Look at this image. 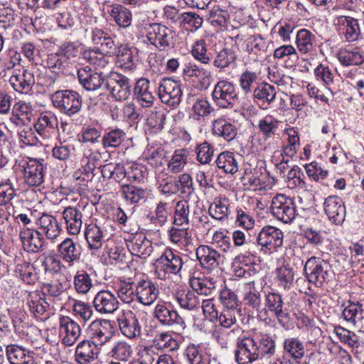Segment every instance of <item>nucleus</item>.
Segmentation results:
<instances>
[{
	"instance_id": "obj_23",
	"label": "nucleus",
	"mask_w": 364,
	"mask_h": 364,
	"mask_svg": "<svg viewBox=\"0 0 364 364\" xmlns=\"http://www.w3.org/2000/svg\"><path fill=\"white\" fill-rule=\"evenodd\" d=\"M136 297L139 302L149 306L158 297L159 289L151 280H140L135 287Z\"/></svg>"
},
{
	"instance_id": "obj_38",
	"label": "nucleus",
	"mask_w": 364,
	"mask_h": 364,
	"mask_svg": "<svg viewBox=\"0 0 364 364\" xmlns=\"http://www.w3.org/2000/svg\"><path fill=\"white\" fill-rule=\"evenodd\" d=\"M190 285L195 293L204 296H211L215 291L216 281L211 277H192Z\"/></svg>"
},
{
	"instance_id": "obj_55",
	"label": "nucleus",
	"mask_w": 364,
	"mask_h": 364,
	"mask_svg": "<svg viewBox=\"0 0 364 364\" xmlns=\"http://www.w3.org/2000/svg\"><path fill=\"white\" fill-rule=\"evenodd\" d=\"M168 236L173 243L181 247H187L191 242V235L187 228H172L168 231Z\"/></svg>"
},
{
	"instance_id": "obj_61",
	"label": "nucleus",
	"mask_w": 364,
	"mask_h": 364,
	"mask_svg": "<svg viewBox=\"0 0 364 364\" xmlns=\"http://www.w3.org/2000/svg\"><path fill=\"white\" fill-rule=\"evenodd\" d=\"M112 357L119 360L126 361L131 356L132 349L126 341H120L117 342L110 352Z\"/></svg>"
},
{
	"instance_id": "obj_8",
	"label": "nucleus",
	"mask_w": 364,
	"mask_h": 364,
	"mask_svg": "<svg viewBox=\"0 0 364 364\" xmlns=\"http://www.w3.org/2000/svg\"><path fill=\"white\" fill-rule=\"evenodd\" d=\"M270 208L272 215L284 223H291L297 215L294 200L282 194L272 198Z\"/></svg>"
},
{
	"instance_id": "obj_48",
	"label": "nucleus",
	"mask_w": 364,
	"mask_h": 364,
	"mask_svg": "<svg viewBox=\"0 0 364 364\" xmlns=\"http://www.w3.org/2000/svg\"><path fill=\"white\" fill-rule=\"evenodd\" d=\"M34 127L39 134L43 135L46 131H55L58 128V119L51 112L41 113Z\"/></svg>"
},
{
	"instance_id": "obj_32",
	"label": "nucleus",
	"mask_w": 364,
	"mask_h": 364,
	"mask_svg": "<svg viewBox=\"0 0 364 364\" xmlns=\"http://www.w3.org/2000/svg\"><path fill=\"white\" fill-rule=\"evenodd\" d=\"M127 247L132 255L140 258L147 257L153 251L151 242L142 235H136L128 241Z\"/></svg>"
},
{
	"instance_id": "obj_30",
	"label": "nucleus",
	"mask_w": 364,
	"mask_h": 364,
	"mask_svg": "<svg viewBox=\"0 0 364 364\" xmlns=\"http://www.w3.org/2000/svg\"><path fill=\"white\" fill-rule=\"evenodd\" d=\"M284 357L299 362L305 355L304 346L298 338H287L283 342Z\"/></svg>"
},
{
	"instance_id": "obj_59",
	"label": "nucleus",
	"mask_w": 364,
	"mask_h": 364,
	"mask_svg": "<svg viewBox=\"0 0 364 364\" xmlns=\"http://www.w3.org/2000/svg\"><path fill=\"white\" fill-rule=\"evenodd\" d=\"M58 252L62 258L66 262H71L77 257L75 245L69 238H67L58 245Z\"/></svg>"
},
{
	"instance_id": "obj_21",
	"label": "nucleus",
	"mask_w": 364,
	"mask_h": 364,
	"mask_svg": "<svg viewBox=\"0 0 364 364\" xmlns=\"http://www.w3.org/2000/svg\"><path fill=\"white\" fill-rule=\"evenodd\" d=\"M212 134L213 136L230 142L237 135L236 125L224 117H219L212 122Z\"/></svg>"
},
{
	"instance_id": "obj_1",
	"label": "nucleus",
	"mask_w": 364,
	"mask_h": 364,
	"mask_svg": "<svg viewBox=\"0 0 364 364\" xmlns=\"http://www.w3.org/2000/svg\"><path fill=\"white\" fill-rule=\"evenodd\" d=\"M276 351V343L272 337L264 333L242 335L237 338L234 352L238 364H251L265 356L272 355Z\"/></svg>"
},
{
	"instance_id": "obj_44",
	"label": "nucleus",
	"mask_w": 364,
	"mask_h": 364,
	"mask_svg": "<svg viewBox=\"0 0 364 364\" xmlns=\"http://www.w3.org/2000/svg\"><path fill=\"white\" fill-rule=\"evenodd\" d=\"M337 58L344 66L360 65L364 62V55L358 49H341L337 53Z\"/></svg>"
},
{
	"instance_id": "obj_16",
	"label": "nucleus",
	"mask_w": 364,
	"mask_h": 364,
	"mask_svg": "<svg viewBox=\"0 0 364 364\" xmlns=\"http://www.w3.org/2000/svg\"><path fill=\"white\" fill-rule=\"evenodd\" d=\"M323 210L328 220L335 225H341L346 218V206L337 196H330L323 202Z\"/></svg>"
},
{
	"instance_id": "obj_25",
	"label": "nucleus",
	"mask_w": 364,
	"mask_h": 364,
	"mask_svg": "<svg viewBox=\"0 0 364 364\" xmlns=\"http://www.w3.org/2000/svg\"><path fill=\"white\" fill-rule=\"evenodd\" d=\"M112 336L111 325L108 320L96 319L92 321V345L96 348L106 343Z\"/></svg>"
},
{
	"instance_id": "obj_56",
	"label": "nucleus",
	"mask_w": 364,
	"mask_h": 364,
	"mask_svg": "<svg viewBox=\"0 0 364 364\" xmlns=\"http://www.w3.org/2000/svg\"><path fill=\"white\" fill-rule=\"evenodd\" d=\"M180 25L188 31H193L202 26L203 18L193 12L181 14Z\"/></svg>"
},
{
	"instance_id": "obj_36",
	"label": "nucleus",
	"mask_w": 364,
	"mask_h": 364,
	"mask_svg": "<svg viewBox=\"0 0 364 364\" xmlns=\"http://www.w3.org/2000/svg\"><path fill=\"white\" fill-rule=\"evenodd\" d=\"M173 331L157 333L153 340L156 348L169 353L177 351L180 345L178 340L173 336Z\"/></svg>"
},
{
	"instance_id": "obj_35",
	"label": "nucleus",
	"mask_w": 364,
	"mask_h": 364,
	"mask_svg": "<svg viewBox=\"0 0 364 364\" xmlns=\"http://www.w3.org/2000/svg\"><path fill=\"white\" fill-rule=\"evenodd\" d=\"M281 122L272 115L267 114L259 119L257 129L265 140L279 135Z\"/></svg>"
},
{
	"instance_id": "obj_24",
	"label": "nucleus",
	"mask_w": 364,
	"mask_h": 364,
	"mask_svg": "<svg viewBox=\"0 0 364 364\" xmlns=\"http://www.w3.org/2000/svg\"><path fill=\"white\" fill-rule=\"evenodd\" d=\"M33 111L30 103L18 101L13 106L9 120L17 127L26 125L32 120L33 116Z\"/></svg>"
},
{
	"instance_id": "obj_15",
	"label": "nucleus",
	"mask_w": 364,
	"mask_h": 364,
	"mask_svg": "<svg viewBox=\"0 0 364 364\" xmlns=\"http://www.w3.org/2000/svg\"><path fill=\"white\" fill-rule=\"evenodd\" d=\"M106 55L98 54L92 56V95L114 73L111 72Z\"/></svg>"
},
{
	"instance_id": "obj_12",
	"label": "nucleus",
	"mask_w": 364,
	"mask_h": 364,
	"mask_svg": "<svg viewBox=\"0 0 364 364\" xmlns=\"http://www.w3.org/2000/svg\"><path fill=\"white\" fill-rule=\"evenodd\" d=\"M117 322L121 333L129 339H134L141 334V326L132 311L123 310L118 313Z\"/></svg>"
},
{
	"instance_id": "obj_50",
	"label": "nucleus",
	"mask_w": 364,
	"mask_h": 364,
	"mask_svg": "<svg viewBox=\"0 0 364 364\" xmlns=\"http://www.w3.org/2000/svg\"><path fill=\"white\" fill-rule=\"evenodd\" d=\"M175 299L180 306L185 309L193 310L200 306V300L193 291L177 293Z\"/></svg>"
},
{
	"instance_id": "obj_64",
	"label": "nucleus",
	"mask_w": 364,
	"mask_h": 364,
	"mask_svg": "<svg viewBox=\"0 0 364 364\" xmlns=\"http://www.w3.org/2000/svg\"><path fill=\"white\" fill-rule=\"evenodd\" d=\"M76 360L80 364H89L91 359V342L83 341L80 342L75 350Z\"/></svg>"
},
{
	"instance_id": "obj_39",
	"label": "nucleus",
	"mask_w": 364,
	"mask_h": 364,
	"mask_svg": "<svg viewBox=\"0 0 364 364\" xmlns=\"http://www.w3.org/2000/svg\"><path fill=\"white\" fill-rule=\"evenodd\" d=\"M237 52L232 48L225 47L216 53L213 65L221 70L235 66L237 60Z\"/></svg>"
},
{
	"instance_id": "obj_20",
	"label": "nucleus",
	"mask_w": 364,
	"mask_h": 364,
	"mask_svg": "<svg viewBox=\"0 0 364 364\" xmlns=\"http://www.w3.org/2000/svg\"><path fill=\"white\" fill-rule=\"evenodd\" d=\"M59 328L62 343L67 346H73L80 334V326L69 316H63L59 318Z\"/></svg>"
},
{
	"instance_id": "obj_7",
	"label": "nucleus",
	"mask_w": 364,
	"mask_h": 364,
	"mask_svg": "<svg viewBox=\"0 0 364 364\" xmlns=\"http://www.w3.org/2000/svg\"><path fill=\"white\" fill-rule=\"evenodd\" d=\"M51 100L55 107L69 116L79 112L82 106L79 94L69 90L55 92L51 96Z\"/></svg>"
},
{
	"instance_id": "obj_19",
	"label": "nucleus",
	"mask_w": 364,
	"mask_h": 364,
	"mask_svg": "<svg viewBox=\"0 0 364 364\" xmlns=\"http://www.w3.org/2000/svg\"><path fill=\"white\" fill-rule=\"evenodd\" d=\"M154 317L163 326H176L181 329L186 328L184 319L178 313L163 304H158L154 309Z\"/></svg>"
},
{
	"instance_id": "obj_63",
	"label": "nucleus",
	"mask_w": 364,
	"mask_h": 364,
	"mask_svg": "<svg viewBox=\"0 0 364 364\" xmlns=\"http://www.w3.org/2000/svg\"><path fill=\"white\" fill-rule=\"evenodd\" d=\"M125 133L120 129H113L106 133L102 139L105 146L117 147L124 140Z\"/></svg>"
},
{
	"instance_id": "obj_58",
	"label": "nucleus",
	"mask_w": 364,
	"mask_h": 364,
	"mask_svg": "<svg viewBox=\"0 0 364 364\" xmlns=\"http://www.w3.org/2000/svg\"><path fill=\"white\" fill-rule=\"evenodd\" d=\"M238 309L224 308L218 314L215 321L219 322L220 325L225 328H230L236 323V317L239 314Z\"/></svg>"
},
{
	"instance_id": "obj_49",
	"label": "nucleus",
	"mask_w": 364,
	"mask_h": 364,
	"mask_svg": "<svg viewBox=\"0 0 364 364\" xmlns=\"http://www.w3.org/2000/svg\"><path fill=\"white\" fill-rule=\"evenodd\" d=\"M122 194L126 201L132 204L137 203L141 200H145L146 192L141 188L135 186H122Z\"/></svg>"
},
{
	"instance_id": "obj_41",
	"label": "nucleus",
	"mask_w": 364,
	"mask_h": 364,
	"mask_svg": "<svg viewBox=\"0 0 364 364\" xmlns=\"http://www.w3.org/2000/svg\"><path fill=\"white\" fill-rule=\"evenodd\" d=\"M6 357L10 364H33L31 353L17 345L6 346Z\"/></svg>"
},
{
	"instance_id": "obj_46",
	"label": "nucleus",
	"mask_w": 364,
	"mask_h": 364,
	"mask_svg": "<svg viewBox=\"0 0 364 364\" xmlns=\"http://www.w3.org/2000/svg\"><path fill=\"white\" fill-rule=\"evenodd\" d=\"M167 112L164 109L154 108L146 119V125L154 134L159 133L164 127Z\"/></svg>"
},
{
	"instance_id": "obj_52",
	"label": "nucleus",
	"mask_w": 364,
	"mask_h": 364,
	"mask_svg": "<svg viewBox=\"0 0 364 364\" xmlns=\"http://www.w3.org/2000/svg\"><path fill=\"white\" fill-rule=\"evenodd\" d=\"M189 205L187 200H179L176 203L174 211V225L181 226L189 223Z\"/></svg>"
},
{
	"instance_id": "obj_31",
	"label": "nucleus",
	"mask_w": 364,
	"mask_h": 364,
	"mask_svg": "<svg viewBox=\"0 0 364 364\" xmlns=\"http://www.w3.org/2000/svg\"><path fill=\"white\" fill-rule=\"evenodd\" d=\"M114 46L112 39L101 29L92 31V53L107 55Z\"/></svg>"
},
{
	"instance_id": "obj_22",
	"label": "nucleus",
	"mask_w": 364,
	"mask_h": 364,
	"mask_svg": "<svg viewBox=\"0 0 364 364\" xmlns=\"http://www.w3.org/2000/svg\"><path fill=\"white\" fill-rule=\"evenodd\" d=\"M196 255L200 265L208 269H214L219 267L222 256L215 249L208 245H200L196 251Z\"/></svg>"
},
{
	"instance_id": "obj_18",
	"label": "nucleus",
	"mask_w": 364,
	"mask_h": 364,
	"mask_svg": "<svg viewBox=\"0 0 364 364\" xmlns=\"http://www.w3.org/2000/svg\"><path fill=\"white\" fill-rule=\"evenodd\" d=\"M12 87L20 93H28L35 84L34 74L23 68L15 69L9 79Z\"/></svg>"
},
{
	"instance_id": "obj_13",
	"label": "nucleus",
	"mask_w": 364,
	"mask_h": 364,
	"mask_svg": "<svg viewBox=\"0 0 364 364\" xmlns=\"http://www.w3.org/2000/svg\"><path fill=\"white\" fill-rule=\"evenodd\" d=\"M336 31L348 42L358 41L361 35L358 19L349 16H338L333 20Z\"/></svg>"
},
{
	"instance_id": "obj_28",
	"label": "nucleus",
	"mask_w": 364,
	"mask_h": 364,
	"mask_svg": "<svg viewBox=\"0 0 364 364\" xmlns=\"http://www.w3.org/2000/svg\"><path fill=\"white\" fill-rule=\"evenodd\" d=\"M117 301L109 291H100L95 296L92 306L101 314L112 313L117 309Z\"/></svg>"
},
{
	"instance_id": "obj_10",
	"label": "nucleus",
	"mask_w": 364,
	"mask_h": 364,
	"mask_svg": "<svg viewBox=\"0 0 364 364\" xmlns=\"http://www.w3.org/2000/svg\"><path fill=\"white\" fill-rule=\"evenodd\" d=\"M24 183L30 187L40 186L44 181L46 166L42 161L28 159L20 163Z\"/></svg>"
},
{
	"instance_id": "obj_54",
	"label": "nucleus",
	"mask_w": 364,
	"mask_h": 364,
	"mask_svg": "<svg viewBox=\"0 0 364 364\" xmlns=\"http://www.w3.org/2000/svg\"><path fill=\"white\" fill-rule=\"evenodd\" d=\"M16 272L22 281L28 284H33L37 280V276L33 266L28 262H22L17 264Z\"/></svg>"
},
{
	"instance_id": "obj_47",
	"label": "nucleus",
	"mask_w": 364,
	"mask_h": 364,
	"mask_svg": "<svg viewBox=\"0 0 364 364\" xmlns=\"http://www.w3.org/2000/svg\"><path fill=\"white\" fill-rule=\"evenodd\" d=\"M284 133L288 136L287 143L283 146L281 155L294 157L300 146L299 132L294 127H289L285 129Z\"/></svg>"
},
{
	"instance_id": "obj_33",
	"label": "nucleus",
	"mask_w": 364,
	"mask_h": 364,
	"mask_svg": "<svg viewBox=\"0 0 364 364\" xmlns=\"http://www.w3.org/2000/svg\"><path fill=\"white\" fill-rule=\"evenodd\" d=\"M243 303L245 306L256 311L257 315L259 314L261 309H262L261 294L257 290L254 282L245 284Z\"/></svg>"
},
{
	"instance_id": "obj_14",
	"label": "nucleus",
	"mask_w": 364,
	"mask_h": 364,
	"mask_svg": "<svg viewBox=\"0 0 364 364\" xmlns=\"http://www.w3.org/2000/svg\"><path fill=\"white\" fill-rule=\"evenodd\" d=\"M284 235L282 230L274 226H264L258 232L257 242L258 245L269 250H276L283 245Z\"/></svg>"
},
{
	"instance_id": "obj_34",
	"label": "nucleus",
	"mask_w": 364,
	"mask_h": 364,
	"mask_svg": "<svg viewBox=\"0 0 364 364\" xmlns=\"http://www.w3.org/2000/svg\"><path fill=\"white\" fill-rule=\"evenodd\" d=\"M183 356L186 364H209V359L199 344L188 343L183 350Z\"/></svg>"
},
{
	"instance_id": "obj_11",
	"label": "nucleus",
	"mask_w": 364,
	"mask_h": 364,
	"mask_svg": "<svg viewBox=\"0 0 364 364\" xmlns=\"http://www.w3.org/2000/svg\"><path fill=\"white\" fill-rule=\"evenodd\" d=\"M158 95L162 103L178 106L183 95L181 83L171 78L162 79L158 87Z\"/></svg>"
},
{
	"instance_id": "obj_17",
	"label": "nucleus",
	"mask_w": 364,
	"mask_h": 364,
	"mask_svg": "<svg viewBox=\"0 0 364 364\" xmlns=\"http://www.w3.org/2000/svg\"><path fill=\"white\" fill-rule=\"evenodd\" d=\"M23 249L28 252H42L46 248V241L41 232L31 228H23L19 232Z\"/></svg>"
},
{
	"instance_id": "obj_37",
	"label": "nucleus",
	"mask_w": 364,
	"mask_h": 364,
	"mask_svg": "<svg viewBox=\"0 0 364 364\" xmlns=\"http://www.w3.org/2000/svg\"><path fill=\"white\" fill-rule=\"evenodd\" d=\"M63 218L70 234L76 235L80 232L82 224V213L76 208H65L63 212Z\"/></svg>"
},
{
	"instance_id": "obj_5",
	"label": "nucleus",
	"mask_w": 364,
	"mask_h": 364,
	"mask_svg": "<svg viewBox=\"0 0 364 364\" xmlns=\"http://www.w3.org/2000/svg\"><path fill=\"white\" fill-rule=\"evenodd\" d=\"M149 42L160 50H168L174 45V31L161 23H151L146 28Z\"/></svg>"
},
{
	"instance_id": "obj_62",
	"label": "nucleus",
	"mask_w": 364,
	"mask_h": 364,
	"mask_svg": "<svg viewBox=\"0 0 364 364\" xmlns=\"http://www.w3.org/2000/svg\"><path fill=\"white\" fill-rule=\"evenodd\" d=\"M258 75L256 73L250 70H245L239 77V85L245 94L251 93L253 90V85L256 83Z\"/></svg>"
},
{
	"instance_id": "obj_57",
	"label": "nucleus",
	"mask_w": 364,
	"mask_h": 364,
	"mask_svg": "<svg viewBox=\"0 0 364 364\" xmlns=\"http://www.w3.org/2000/svg\"><path fill=\"white\" fill-rule=\"evenodd\" d=\"M278 285L284 289H289L293 284L294 272L292 268L282 266L276 271Z\"/></svg>"
},
{
	"instance_id": "obj_43",
	"label": "nucleus",
	"mask_w": 364,
	"mask_h": 364,
	"mask_svg": "<svg viewBox=\"0 0 364 364\" xmlns=\"http://www.w3.org/2000/svg\"><path fill=\"white\" fill-rule=\"evenodd\" d=\"M230 200L225 196L215 197L209 207L210 215L216 220L228 218L230 214Z\"/></svg>"
},
{
	"instance_id": "obj_3",
	"label": "nucleus",
	"mask_w": 364,
	"mask_h": 364,
	"mask_svg": "<svg viewBox=\"0 0 364 364\" xmlns=\"http://www.w3.org/2000/svg\"><path fill=\"white\" fill-rule=\"evenodd\" d=\"M182 255L176 250L166 248L156 260L155 272L159 279L169 278L171 275H178L183 267Z\"/></svg>"
},
{
	"instance_id": "obj_4",
	"label": "nucleus",
	"mask_w": 364,
	"mask_h": 364,
	"mask_svg": "<svg viewBox=\"0 0 364 364\" xmlns=\"http://www.w3.org/2000/svg\"><path fill=\"white\" fill-rule=\"evenodd\" d=\"M274 316L279 323H285L290 319V314L286 308L282 296L275 292H269L265 295L264 308L261 309L258 317L260 320L267 321V314Z\"/></svg>"
},
{
	"instance_id": "obj_6",
	"label": "nucleus",
	"mask_w": 364,
	"mask_h": 364,
	"mask_svg": "<svg viewBox=\"0 0 364 364\" xmlns=\"http://www.w3.org/2000/svg\"><path fill=\"white\" fill-rule=\"evenodd\" d=\"M215 104L220 108H232L238 101V92L233 82L220 80L212 92Z\"/></svg>"
},
{
	"instance_id": "obj_29",
	"label": "nucleus",
	"mask_w": 364,
	"mask_h": 364,
	"mask_svg": "<svg viewBox=\"0 0 364 364\" xmlns=\"http://www.w3.org/2000/svg\"><path fill=\"white\" fill-rule=\"evenodd\" d=\"M276 95L274 87L266 82L259 84L253 90L255 101L264 108H267L274 101Z\"/></svg>"
},
{
	"instance_id": "obj_51",
	"label": "nucleus",
	"mask_w": 364,
	"mask_h": 364,
	"mask_svg": "<svg viewBox=\"0 0 364 364\" xmlns=\"http://www.w3.org/2000/svg\"><path fill=\"white\" fill-rule=\"evenodd\" d=\"M230 18V14L227 10L222 9L220 6H214L209 12L208 21L214 26L225 28Z\"/></svg>"
},
{
	"instance_id": "obj_26",
	"label": "nucleus",
	"mask_w": 364,
	"mask_h": 364,
	"mask_svg": "<svg viewBox=\"0 0 364 364\" xmlns=\"http://www.w3.org/2000/svg\"><path fill=\"white\" fill-rule=\"evenodd\" d=\"M36 225L48 240L53 242L60 235L61 228L58 220L51 215L43 214L36 221Z\"/></svg>"
},
{
	"instance_id": "obj_2",
	"label": "nucleus",
	"mask_w": 364,
	"mask_h": 364,
	"mask_svg": "<svg viewBox=\"0 0 364 364\" xmlns=\"http://www.w3.org/2000/svg\"><path fill=\"white\" fill-rule=\"evenodd\" d=\"M131 93L129 80L122 74L114 73L92 95L94 111L107 112L110 109L109 94L117 101L127 100Z\"/></svg>"
},
{
	"instance_id": "obj_27",
	"label": "nucleus",
	"mask_w": 364,
	"mask_h": 364,
	"mask_svg": "<svg viewBox=\"0 0 364 364\" xmlns=\"http://www.w3.org/2000/svg\"><path fill=\"white\" fill-rule=\"evenodd\" d=\"M134 95L143 107H150L154 105L155 97L150 90V82L146 78L142 77L136 81Z\"/></svg>"
},
{
	"instance_id": "obj_45",
	"label": "nucleus",
	"mask_w": 364,
	"mask_h": 364,
	"mask_svg": "<svg viewBox=\"0 0 364 364\" xmlns=\"http://www.w3.org/2000/svg\"><path fill=\"white\" fill-rule=\"evenodd\" d=\"M215 162L218 168L225 173L234 174L238 171V163L232 152L225 151L220 153Z\"/></svg>"
},
{
	"instance_id": "obj_9",
	"label": "nucleus",
	"mask_w": 364,
	"mask_h": 364,
	"mask_svg": "<svg viewBox=\"0 0 364 364\" xmlns=\"http://www.w3.org/2000/svg\"><path fill=\"white\" fill-rule=\"evenodd\" d=\"M304 271L309 282L320 287L328 279L331 266L326 261L312 257L306 262Z\"/></svg>"
},
{
	"instance_id": "obj_42",
	"label": "nucleus",
	"mask_w": 364,
	"mask_h": 364,
	"mask_svg": "<svg viewBox=\"0 0 364 364\" xmlns=\"http://www.w3.org/2000/svg\"><path fill=\"white\" fill-rule=\"evenodd\" d=\"M107 13L120 27L127 28L132 23V15L131 11L121 4L108 6Z\"/></svg>"
},
{
	"instance_id": "obj_40",
	"label": "nucleus",
	"mask_w": 364,
	"mask_h": 364,
	"mask_svg": "<svg viewBox=\"0 0 364 364\" xmlns=\"http://www.w3.org/2000/svg\"><path fill=\"white\" fill-rule=\"evenodd\" d=\"M316 36L306 28L300 29L296 36L295 43L297 49L301 54L311 53L315 48Z\"/></svg>"
},
{
	"instance_id": "obj_60",
	"label": "nucleus",
	"mask_w": 364,
	"mask_h": 364,
	"mask_svg": "<svg viewBox=\"0 0 364 364\" xmlns=\"http://www.w3.org/2000/svg\"><path fill=\"white\" fill-rule=\"evenodd\" d=\"M16 196V190L9 178L0 182V206L9 203Z\"/></svg>"
},
{
	"instance_id": "obj_53",
	"label": "nucleus",
	"mask_w": 364,
	"mask_h": 364,
	"mask_svg": "<svg viewBox=\"0 0 364 364\" xmlns=\"http://www.w3.org/2000/svg\"><path fill=\"white\" fill-rule=\"evenodd\" d=\"M187 152L185 149L176 150L168 164V169L174 173L181 172L187 164Z\"/></svg>"
}]
</instances>
